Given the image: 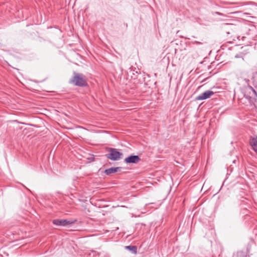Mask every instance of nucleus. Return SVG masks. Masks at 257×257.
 <instances>
[{"label":"nucleus","mask_w":257,"mask_h":257,"mask_svg":"<svg viewBox=\"0 0 257 257\" xmlns=\"http://www.w3.org/2000/svg\"><path fill=\"white\" fill-rule=\"evenodd\" d=\"M70 83L78 86H84L87 85L86 77L82 74L74 73V76L70 80Z\"/></svg>","instance_id":"f257e3e1"},{"label":"nucleus","mask_w":257,"mask_h":257,"mask_svg":"<svg viewBox=\"0 0 257 257\" xmlns=\"http://www.w3.org/2000/svg\"><path fill=\"white\" fill-rule=\"evenodd\" d=\"M235 57H236V58H237V57H238V56L236 55V56H235Z\"/></svg>","instance_id":"9d476101"},{"label":"nucleus","mask_w":257,"mask_h":257,"mask_svg":"<svg viewBox=\"0 0 257 257\" xmlns=\"http://www.w3.org/2000/svg\"><path fill=\"white\" fill-rule=\"evenodd\" d=\"M53 223L56 225L66 226L73 223V222L66 219H55L53 220Z\"/></svg>","instance_id":"39448f33"},{"label":"nucleus","mask_w":257,"mask_h":257,"mask_svg":"<svg viewBox=\"0 0 257 257\" xmlns=\"http://www.w3.org/2000/svg\"><path fill=\"white\" fill-rule=\"evenodd\" d=\"M196 43H197V44H200V42H196Z\"/></svg>","instance_id":"1a4fd4ad"},{"label":"nucleus","mask_w":257,"mask_h":257,"mask_svg":"<svg viewBox=\"0 0 257 257\" xmlns=\"http://www.w3.org/2000/svg\"><path fill=\"white\" fill-rule=\"evenodd\" d=\"M213 94L214 92L213 91L208 90L198 95L196 99L199 100H204L210 98L212 95H213Z\"/></svg>","instance_id":"20e7f679"},{"label":"nucleus","mask_w":257,"mask_h":257,"mask_svg":"<svg viewBox=\"0 0 257 257\" xmlns=\"http://www.w3.org/2000/svg\"><path fill=\"white\" fill-rule=\"evenodd\" d=\"M141 160V159L138 156L131 155L128 157H126L124 159V162L127 164H137Z\"/></svg>","instance_id":"7ed1b4c3"},{"label":"nucleus","mask_w":257,"mask_h":257,"mask_svg":"<svg viewBox=\"0 0 257 257\" xmlns=\"http://www.w3.org/2000/svg\"><path fill=\"white\" fill-rule=\"evenodd\" d=\"M250 145L252 150L257 154V136L250 138Z\"/></svg>","instance_id":"423d86ee"},{"label":"nucleus","mask_w":257,"mask_h":257,"mask_svg":"<svg viewBox=\"0 0 257 257\" xmlns=\"http://www.w3.org/2000/svg\"><path fill=\"white\" fill-rule=\"evenodd\" d=\"M125 248L130 250L132 252L135 253H136L137 252V248L136 246H133V245L126 246Z\"/></svg>","instance_id":"6e6552de"},{"label":"nucleus","mask_w":257,"mask_h":257,"mask_svg":"<svg viewBox=\"0 0 257 257\" xmlns=\"http://www.w3.org/2000/svg\"><path fill=\"white\" fill-rule=\"evenodd\" d=\"M118 168H110L105 170V173L107 175L114 173L117 172Z\"/></svg>","instance_id":"0eeeda50"},{"label":"nucleus","mask_w":257,"mask_h":257,"mask_svg":"<svg viewBox=\"0 0 257 257\" xmlns=\"http://www.w3.org/2000/svg\"><path fill=\"white\" fill-rule=\"evenodd\" d=\"M108 155V158L110 160H118L120 159L122 154L117 151L115 149H111Z\"/></svg>","instance_id":"f03ea898"}]
</instances>
